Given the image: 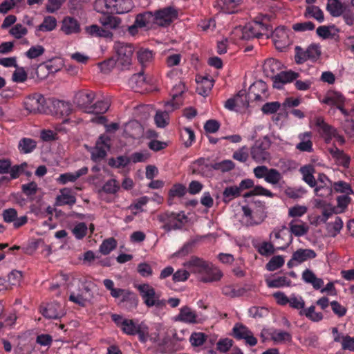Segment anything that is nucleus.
I'll return each instance as SVG.
<instances>
[{
    "mask_svg": "<svg viewBox=\"0 0 354 354\" xmlns=\"http://www.w3.org/2000/svg\"><path fill=\"white\" fill-rule=\"evenodd\" d=\"M132 87L133 88H138L142 87L146 82V79L144 76V73L142 71L139 72L138 73L133 74L129 80Z\"/></svg>",
    "mask_w": 354,
    "mask_h": 354,
    "instance_id": "nucleus-58",
    "label": "nucleus"
},
{
    "mask_svg": "<svg viewBox=\"0 0 354 354\" xmlns=\"http://www.w3.org/2000/svg\"><path fill=\"white\" fill-rule=\"evenodd\" d=\"M257 28L253 22L247 24L241 29V39L248 41L254 38H259L261 32H257Z\"/></svg>",
    "mask_w": 354,
    "mask_h": 354,
    "instance_id": "nucleus-26",
    "label": "nucleus"
},
{
    "mask_svg": "<svg viewBox=\"0 0 354 354\" xmlns=\"http://www.w3.org/2000/svg\"><path fill=\"white\" fill-rule=\"evenodd\" d=\"M333 340L341 344L343 350L353 351L354 350V337L347 335H342L337 333V330L333 328Z\"/></svg>",
    "mask_w": 354,
    "mask_h": 354,
    "instance_id": "nucleus-21",
    "label": "nucleus"
},
{
    "mask_svg": "<svg viewBox=\"0 0 354 354\" xmlns=\"http://www.w3.org/2000/svg\"><path fill=\"white\" fill-rule=\"evenodd\" d=\"M284 259L281 255L274 256L266 265V268L268 271H274L283 266L284 264Z\"/></svg>",
    "mask_w": 354,
    "mask_h": 354,
    "instance_id": "nucleus-51",
    "label": "nucleus"
},
{
    "mask_svg": "<svg viewBox=\"0 0 354 354\" xmlns=\"http://www.w3.org/2000/svg\"><path fill=\"white\" fill-rule=\"evenodd\" d=\"M120 303L123 304L124 308L127 310H132L136 308L138 304V298L134 292L127 290L123 295Z\"/></svg>",
    "mask_w": 354,
    "mask_h": 354,
    "instance_id": "nucleus-29",
    "label": "nucleus"
},
{
    "mask_svg": "<svg viewBox=\"0 0 354 354\" xmlns=\"http://www.w3.org/2000/svg\"><path fill=\"white\" fill-rule=\"evenodd\" d=\"M281 63L275 59L270 58L266 60L263 64V70L268 74L271 73L273 76L274 73L279 68Z\"/></svg>",
    "mask_w": 354,
    "mask_h": 354,
    "instance_id": "nucleus-53",
    "label": "nucleus"
},
{
    "mask_svg": "<svg viewBox=\"0 0 354 354\" xmlns=\"http://www.w3.org/2000/svg\"><path fill=\"white\" fill-rule=\"evenodd\" d=\"M315 309V307L311 306L306 310H301L299 314L301 315H305L313 322H319L323 319V314L322 313H316Z\"/></svg>",
    "mask_w": 354,
    "mask_h": 354,
    "instance_id": "nucleus-50",
    "label": "nucleus"
},
{
    "mask_svg": "<svg viewBox=\"0 0 354 354\" xmlns=\"http://www.w3.org/2000/svg\"><path fill=\"white\" fill-rule=\"evenodd\" d=\"M186 91V87L184 83L180 82L176 84L171 90V95L172 99L165 103V106H171L169 111H173L175 109H179L183 102L178 100V97Z\"/></svg>",
    "mask_w": 354,
    "mask_h": 354,
    "instance_id": "nucleus-12",
    "label": "nucleus"
},
{
    "mask_svg": "<svg viewBox=\"0 0 354 354\" xmlns=\"http://www.w3.org/2000/svg\"><path fill=\"white\" fill-rule=\"evenodd\" d=\"M133 8V3L132 0H115V3L113 5V8L117 14L127 13Z\"/></svg>",
    "mask_w": 354,
    "mask_h": 354,
    "instance_id": "nucleus-37",
    "label": "nucleus"
},
{
    "mask_svg": "<svg viewBox=\"0 0 354 354\" xmlns=\"http://www.w3.org/2000/svg\"><path fill=\"white\" fill-rule=\"evenodd\" d=\"M196 318L197 315L195 312L192 311L189 306H185L180 308L179 314L176 317V321L196 324L198 322Z\"/></svg>",
    "mask_w": 354,
    "mask_h": 354,
    "instance_id": "nucleus-24",
    "label": "nucleus"
},
{
    "mask_svg": "<svg viewBox=\"0 0 354 354\" xmlns=\"http://www.w3.org/2000/svg\"><path fill=\"white\" fill-rule=\"evenodd\" d=\"M37 147L35 140L31 138H24L19 142V150L22 153H31Z\"/></svg>",
    "mask_w": 354,
    "mask_h": 354,
    "instance_id": "nucleus-40",
    "label": "nucleus"
},
{
    "mask_svg": "<svg viewBox=\"0 0 354 354\" xmlns=\"http://www.w3.org/2000/svg\"><path fill=\"white\" fill-rule=\"evenodd\" d=\"M241 0H217L216 6L221 10L228 14L235 12L236 6L239 4Z\"/></svg>",
    "mask_w": 354,
    "mask_h": 354,
    "instance_id": "nucleus-36",
    "label": "nucleus"
},
{
    "mask_svg": "<svg viewBox=\"0 0 354 354\" xmlns=\"http://www.w3.org/2000/svg\"><path fill=\"white\" fill-rule=\"evenodd\" d=\"M348 11V5L339 0H333V17L343 15Z\"/></svg>",
    "mask_w": 354,
    "mask_h": 354,
    "instance_id": "nucleus-62",
    "label": "nucleus"
},
{
    "mask_svg": "<svg viewBox=\"0 0 354 354\" xmlns=\"http://www.w3.org/2000/svg\"><path fill=\"white\" fill-rule=\"evenodd\" d=\"M250 331L244 325L236 324L233 328V335L237 339H243L249 334Z\"/></svg>",
    "mask_w": 354,
    "mask_h": 354,
    "instance_id": "nucleus-59",
    "label": "nucleus"
},
{
    "mask_svg": "<svg viewBox=\"0 0 354 354\" xmlns=\"http://www.w3.org/2000/svg\"><path fill=\"white\" fill-rule=\"evenodd\" d=\"M294 222L295 221H292L289 223L290 231L292 234L295 236H301L307 234L309 227L306 224H295Z\"/></svg>",
    "mask_w": 354,
    "mask_h": 354,
    "instance_id": "nucleus-45",
    "label": "nucleus"
},
{
    "mask_svg": "<svg viewBox=\"0 0 354 354\" xmlns=\"http://www.w3.org/2000/svg\"><path fill=\"white\" fill-rule=\"evenodd\" d=\"M243 215L253 221L257 218L256 224L260 223L267 216L266 212L265 203L259 200H252L250 202V205H243L241 207Z\"/></svg>",
    "mask_w": 354,
    "mask_h": 354,
    "instance_id": "nucleus-4",
    "label": "nucleus"
},
{
    "mask_svg": "<svg viewBox=\"0 0 354 354\" xmlns=\"http://www.w3.org/2000/svg\"><path fill=\"white\" fill-rule=\"evenodd\" d=\"M306 53L309 60L316 61L321 55L320 47L317 44H312L306 49Z\"/></svg>",
    "mask_w": 354,
    "mask_h": 354,
    "instance_id": "nucleus-57",
    "label": "nucleus"
},
{
    "mask_svg": "<svg viewBox=\"0 0 354 354\" xmlns=\"http://www.w3.org/2000/svg\"><path fill=\"white\" fill-rule=\"evenodd\" d=\"M281 174L276 169H268L265 180L272 185H277L282 179Z\"/></svg>",
    "mask_w": 354,
    "mask_h": 354,
    "instance_id": "nucleus-52",
    "label": "nucleus"
},
{
    "mask_svg": "<svg viewBox=\"0 0 354 354\" xmlns=\"http://www.w3.org/2000/svg\"><path fill=\"white\" fill-rule=\"evenodd\" d=\"M213 164H209L203 166V167H198L193 169L192 174H200L204 177L211 178L213 176Z\"/></svg>",
    "mask_w": 354,
    "mask_h": 354,
    "instance_id": "nucleus-61",
    "label": "nucleus"
},
{
    "mask_svg": "<svg viewBox=\"0 0 354 354\" xmlns=\"http://www.w3.org/2000/svg\"><path fill=\"white\" fill-rule=\"evenodd\" d=\"M300 171L303 175L304 180L311 187H314L316 184V180L313 176L315 168L311 165H305L300 169Z\"/></svg>",
    "mask_w": 354,
    "mask_h": 354,
    "instance_id": "nucleus-34",
    "label": "nucleus"
},
{
    "mask_svg": "<svg viewBox=\"0 0 354 354\" xmlns=\"http://www.w3.org/2000/svg\"><path fill=\"white\" fill-rule=\"evenodd\" d=\"M144 304L149 308L155 306L158 309L166 307V300L160 299L155 289L148 283L139 284L137 286Z\"/></svg>",
    "mask_w": 354,
    "mask_h": 354,
    "instance_id": "nucleus-1",
    "label": "nucleus"
},
{
    "mask_svg": "<svg viewBox=\"0 0 354 354\" xmlns=\"http://www.w3.org/2000/svg\"><path fill=\"white\" fill-rule=\"evenodd\" d=\"M156 24L159 26H168L178 18V10L168 6L154 12Z\"/></svg>",
    "mask_w": 354,
    "mask_h": 354,
    "instance_id": "nucleus-7",
    "label": "nucleus"
},
{
    "mask_svg": "<svg viewBox=\"0 0 354 354\" xmlns=\"http://www.w3.org/2000/svg\"><path fill=\"white\" fill-rule=\"evenodd\" d=\"M317 205L320 207H324L322 210V215L319 216V220L322 222H326L332 215V207L328 204V207H325L326 205V201L324 200H319L317 202Z\"/></svg>",
    "mask_w": 354,
    "mask_h": 354,
    "instance_id": "nucleus-60",
    "label": "nucleus"
},
{
    "mask_svg": "<svg viewBox=\"0 0 354 354\" xmlns=\"http://www.w3.org/2000/svg\"><path fill=\"white\" fill-rule=\"evenodd\" d=\"M209 265L207 261L196 256L191 257L189 260L184 263V266L188 268L190 272L200 274H203L204 272L207 270Z\"/></svg>",
    "mask_w": 354,
    "mask_h": 354,
    "instance_id": "nucleus-13",
    "label": "nucleus"
},
{
    "mask_svg": "<svg viewBox=\"0 0 354 354\" xmlns=\"http://www.w3.org/2000/svg\"><path fill=\"white\" fill-rule=\"evenodd\" d=\"M57 20L53 16H47L44 18L43 22L37 26L38 31H51L56 28Z\"/></svg>",
    "mask_w": 354,
    "mask_h": 354,
    "instance_id": "nucleus-43",
    "label": "nucleus"
},
{
    "mask_svg": "<svg viewBox=\"0 0 354 354\" xmlns=\"http://www.w3.org/2000/svg\"><path fill=\"white\" fill-rule=\"evenodd\" d=\"M45 98L41 95H35L24 101L25 109L32 113H41L45 111Z\"/></svg>",
    "mask_w": 354,
    "mask_h": 354,
    "instance_id": "nucleus-11",
    "label": "nucleus"
},
{
    "mask_svg": "<svg viewBox=\"0 0 354 354\" xmlns=\"http://www.w3.org/2000/svg\"><path fill=\"white\" fill-rule=\"evenodd\" d=\"M122 330L129 335H138L141 342H146L149 337V328L144 324H136L133 319H124L121 322Z\"/></svg>",
    "mask_w": 354,
    "mask_h": 354,
    "instance_id": "nucleus-3",
    "label": "nucleus"
},
{
    "mask_svg": "<svg viewBox=\"0 0 354 354\" xmlns=\"http://www.w3.org/2000/svg\"><path fill=\"white\" fill-rule=\"evenodd\" d=\"M199 84L200 86L196 88L198 93L203 96H207L214 86V80L207 77L203 83Z\"/></svg>",
    "mask_w": 354,
    "mask_h": 354,
    "instance_id": "nucleus-55",
    "label": "nucleus"
},
{
    "mask_svg": "<svg viewBox=\"0 0 354 354\" xmlns=\"http://www.w3.org/2000/svg\"><path fill=\"white\" fill-rule=\"evenodd\" d=\"M270 37L275 48L280 51H283L290 44L288 32L284 27L276 28Z\"/></svg>",
    "mask_w": 354,
    "mask_h": 354,
    "instance_id": "nucleus-10",
    "label": "nucleus"
},
{
    "mask_svg": "<svg viewBox=\"0 0 354 354\" xmlns=\"http://www.w3.org/2000/svg\"><path fill=\"white\" fill-rule=\"evenodd\" d=\"M270 147V141L267 137H264L263 140H257L250 151L252 159L257 162H261L269 159L268 149Z\"/></svg>",
    "mask_w": 354,
    "mask_h": 354,
    "instance_id": "nucleus-6",
    "label": "nucleus"
},
{
    "mask_svg": "<svg viewBox=\"0 0 354 354\" xmlns=\"http://www.w3.org/2000/svg\"><path fill=\"white\" fill-rule=\"evenodd\" d=\"M42 315L47 319H58L61 317V306L57 302L47 304L46 306L41 307Z\"/></svg>",
    "mask_w": 354,
    "mask_h": 354,
    "instance_id": "nucleus-20",
    "label": "nucleus"
},
{
    "mask_svg": "<svg viewBox=\"0 0 354 354\" xmlns=\"http://www.w3.org/2000/svg\"><path fill=\"white\" fill-rule=\"evenodd\" d=\"M60 194L57 196L55 198V205L57 206L62 205H73L76 203V198L71 194L70 188L64 187L59 190Z\"/></svg>",
    "mask_w": 354,
    "mask_h": 354,
    "instance_id": "nucleus-18",
    "label": "nucleus"
},
{
    "mask_svg": "<svg viewBox=\"0 0 354 354\" xmlns=\"http://www.w3.org/2000/svg\"><path fill=\"white\" fill-rule=\"evenodd\" d=\"M333 189L336 192L340 193L342 194H353V189L351 185L342 180L333 183Z\"/></svg>",
    "mask_w": 354,
    "mask_h": 354,
    "instance_id": "nucleus-56",
    "label": "nucleus"
},
{
    "mask_svg": "<svg viewBox=\"0 0 354 354\" xmlns=\"http://www.w3.org/2000/svg\"><path fill=\"white\" fill-rule=\"evenodd\" d=\"M117 246V241L114 238H109L103 241L100 246V252L104 254H109Z\"/></svg>",
    "mask_w": 354,
    "mask_h": 354,
    "instance_id": "nucleus-49",
    "label": "nucleus"
},
{
    "mask_svg": "<svg viewBox=\"0 0 354 354\" xmlns=\"http://www.w3.org/2000/svg\"><path fill=\"white\" fill-rule=\"evenodd\" d=\"M317 257L315 250L312 249L299 248L293 252V259L297 263H302L304 261L311 260Z\"/></svg>",
    "mask_w": 354,
    "mask_h": 354,
    "instance_id": "nucleus-25",
    "label": "nucleus"
},
{
    "mask_svg": "<svg viewBox=\"0 0 354 354\" xmlns=\"http://www.w3.org/2000/svg\"><path fill=\"white\" fill-rule=\"evenodd\" d=\"M154 12L145 11L138 14L136 16V24L140 26V28H147V30L154 28L156 24Z\"/></svg>",
    "mask_w": 354,
    "mask_h": 354,
    "instance_id": "nucleus-16",
    "label": "nucleus"
},
{
    "mask_svg": "<svg viewBox=\"0 0 354 354\" xmlns=\"http://www.w3.org/2000/svg\"><path fill=\"white\" fill-rule=\"evenodd\" d=\"M213 167L214 170H219L225 173L233 170L235 168V164L230 160H224L213 164Z\"/></svg>",
    "mask_w": 354,
    "mask_h": 354,
    "instance_id": "nucleus-54",
    "label": "nucleus"
},
{
    "mask_svg": "<svg viewBox=\"0 0 354 354\" xmlns=\"http://www.w3.org/2000/svg\"><path fill=\"white\" fill-rule=\"evenodd\" d=\"M302 279L307 283H310L315 290H319L324 285V281L317 278L315 274L310 269H306L302 273Z\"/></svg>",
    "mask_w": 354,
    "mask_h": 354,
    "instance_id": "nucleus-27",
    "label": "nucleus"
},
{
    "mask_svg": "<svg viewBox=\"0 0 354 354\" xmlns=\"http://www.w3.org/2000/svg\"><path fill=\"white\" fill-rule=\"evenodd\" d=\"M88 169L87 167H83L74 173H64L61 174L57 179V181L62 185H65L68 182H75L81 176L86 175L88 173Z\"/></svg>",
    "mask_w": 354,
    "mask_h": 354,
    "instance_id": "nucleus-22",
    "label": "nucleus"
},
{
    "mask_svg": "<svg viewBox=\"0 0 354 354\" xmlns=\"http://www.w3.org/2000/svg\"><path fill=\"white\" fill-rule=\"evenodd\" d=\"M124 132L129 137L136 139L142 136V127L138 121H131L126 124Z\"/></svg>",
    "mask_w": 354,
    "mask_h": 354,
    "instance_id": "nucleus-31",
    "label": "nucleus"
},
{
    "mask_svg": "<svg viewBox=\"0 0 354 354\" xmlns=\"http://www.w3.org/2000/svg\"><path fill=\"white\" fill-rule=\"evenodd\" d=\"M160 222L164 223L163 229L167 232L171 230H180L183 227V220H187V216L183 212L175 213L166 212L158 216Z\"/></svg>",
    "mask_w": 354,
    "mask_h": 354,
    "instance_id": "nucleus-2",
    "label": "nucleus"
},
{
    "mask_svg": "<svg viewBox=\"0 0 354 354\" xmlns=\"http://www.w3.org/2000/svg\"><path fill=\"white\" fill-rule=\"evenodd\" d=\"M304 17L306 18H314L319 22H322L324 19L322 10L315 6H307L304 12Z\"/></svg>",
    "mask_w": 354,
    "mask_h": 354,
    "instance_id": "nucleus-39",
    "label": "nucleus"
},
{
    "mask_svg": "<svg viewBox=\"0 0 354 354\" xmlns=\"http://www.w3.org/2000/svg\"><path fill=\"white\" fill-rule=\"evenodd\" d=\"M350 157L343 151L333 148V161H335L337 165L348 168L350 165Z\"/></svg>",
    "mask_w": 354,
    "mask_h": 354,
    "instance_id": "nucleus-33",
    "label": "nucleus"
},
{
    "mask_svg": "<svg viewBox=\"0 0 354 354\" xmlns=\"http://www.w3.org/2000/svg\"><path fill=\"white\" fill-rule=\"evenodd\" d=\"M253 196H266L270 198L274 197V194L270 190L264 188L261 185L253 187L252 189L243 194L245 198H250Z\"/></svg>",
    "mask_w": 354,
    "mask_h": 354,
    "instance_id": "nucleus-41",
    "label": "nucleus"
},
{
    "mask_svg": "<svg viewBox=\"0 0 354 354\" xmlns=\"http://www.w3.org/2000/svg\"><path fill=\"white\" fill-rule=\"evenodd\" d=\"M351 194H341L336 197L337 205L333 206V214H341L345 212L351 201V198L349 196Z\"/></svg>",
    "mask_w": 354,
    "mask_h": 354,
    "instance_id": "nucleus-32",
    "label": "nucleus"
},
{
    "mask_svg": "<svg viewBox=\"0 0 354 354\" xmlns=\"http://www.w3.org/2000/svg\"><path fill=\"white\" fill-rule=\"evenodd\" d=\"M299 75L298 73L292 71L280 72L272 77L273 80V87L280 89L284 84L296 80Z\"/></svg>",
    "mask_w": 354,
    "mask_h": 354,
    "instance_id": "nucleus-14",
    "label": "nucleus"
},
{
    "mask_svg": "<svg viewBox=\"0 0 354 354\" xmlns=\"http://www.w3.org/2000/svg\"><path fill=\"white\" fill-rule=\"evenodd\" d=\"M241 195L237 186H229L225 188L223 192V201L224 203L227 204L234 198H237Z\"/></svg>",
    "mask_w": 354,
    "mask_h": 354,
    "instance_id": "nucleus-38",
    "label": "nucleus"
},
{
    "mask_svg": "<svg viewBox=\"0 0 354 354\" xmlns=\"http://www.w3.org/2000/svg\"><path fill=\"white\" fill-rule=\"evenodd\" d=\"M317 131L319 135L325 140L326 142H330L331 140V127L325 122L324 120L322 117H317L315 118V122Z\"/></svg>",
    "mask_w": 354,
    "mask_h": 354,
    "instance_id": "nucleus-23",
    "label": "nucleus"
},
{
    "mask_svg": "<svg viewBox=\"0 0 354 354\" xmlns=\"http://www.w3.org/2000/svg\"><path fill=\"white\" fill-rule=\"evenodd\" d=\"M95 93L90 90H80L73 97V103L77 107L84 109L86 112L92 108L93 102L95 98Z\"/></svg>",
    "mask_w": 354,
    "mask_h": 354,
    "instance_id": "nucleus-8",
    "label": "nucleus"
},
{
    "mask_svg": "<svg viewBox=\"0 0 354 354\" xmlns=\"http://www.w3.org/2000/svg\"><path fill=\"white\" fill-rule=\"evenodd\" d=\"M120 189V185L115 179H110L105 183L102 187L98 190V193L102 192L108 194H114Z\"/></svg>",
    "mask_w": 354,
    "mask_h": 354,
    "instance_id": "nucleus-44",
    "label": "nucleus"
},
{
    "mask_svg": "<svg viewBox=\"0 0 354 354\" xmlns=\"http://www.w3.org/2000/svg\"><path fill=\"white\" fill-rule=\"evenodd\" d=\"M180 138L186 147H190L195 139L194 131L189 127H184L181 130Z\"/></svg>",
    "mask_w": 354,
    "mask_h": 354,
    "instance_id": "nucleus-42",
    "label": "nucleus"
},
{
    "mask_svg": "<svg viewBox=\"0 0 354 354\" xmlns=\"http://www.w3.org/2000/svg\"><path fill=\"white\" fill-rule=\"evenodd\" d=\"M61 30L67 35L80 33L81 32L80 24L74 17L66 16L62 21Z\"/></svg>",
    "mask_w": 354,
    "mask_h": 354,
    "instance_id": "nucleus-15",
    "label": "nucleus"
},
{
    "mask_svg": "<svg viewBox=\"0 0 354 354\" xmlns=\"http://www.w3.org/2000/svg\"><path fill=\"white\" fill-rule=\"evenodd\" d=\"M111 138L109 136L101 135L95 143L93 151L91 152V159L96 162L104 159L107 154V151L110 149Z\"/></svg>",
    "mask_w": 354,
    "mask_h": 354,
    "instance_id": "nucleus-9",
    "label": "nucleus"
},
{
    "mask_svg": "<svg viewBox=\"0 0 354 354\" xmlns=\"http://www.w3.org/2000/svg\"><path fill=\"white\" fill-rule=\"evenodd\" d=\"M168 110L171 109V106H167ZM169 111H158L156 112L154 120L156 124L157 127L163 128L165 127L168 124L169 120Z\"/></svg>",
    "mask_w": 354,
    "mask_h": 354,
    "instance_id": "nucleus-47",
    "label": "nucleus"
},
{
    "mask_svg": "<svg viewBox=\"0 0 354 354\" xmlns=\"http://www.w3.org/2000/svg\"><path fill=\"white\" fill-rule=\"evenodd\" d=\"M54 107L56 109V113L60 114L62 116H67L71 112V105L68 102L58 100L54 103Z\"/></svg>",
    "mask_w": 354,
    "mask_h": 354,
    "instance_id": "nucleus-48",
    "label": "nucleus"
},
{
    "mask_svg": "<svg viewBox=\"0 0 354 354\" xmlns=\"http://www.w3.org/2000/svg\"><path fill=\"white\" fill-rule=\"evenodd\" d=\"M169 194L170 197L181 198L186 194V187L183 184L176 183L170 189Z\"/></svg>",
    "mask_w": 354,
    "mask_h": 354,
    "instance_id": "nucleus-63",
    "label": "nucleus"
},
{
    "mask_svg": "<svg viewBox=\"0 0 354 354\" xmlns=\"http://www.w3.org/2000/svg\"><path fill=\"white\" fill-rule=\"evenodd\" d=\"M113 48L117 55L118 65L121 69L128 67L131 64V58L134 48L131 44L115 41Z\"/></svg>",
    "mask_w": 354,
    "mask_h": 354,
    "instance_id": "nucleus-5",
    "label": "nucleus"
},
{
    "mask_svg": "<svg viewBox=\"0 0 354 354\" xmlns=\"http://www.w3.org/2000/svg\"><path fill=\"white\" fill-rule=\"evenodd\" d=\"M270 18L268 15H263L261 19L257 18L253 21L254 26L258 27L257 32H261V37L266 35L267 38H269L274 32L272 26L269 24Z\"/></svg>",
    "mask_w": 354,
    "mask_h": 354,
    "instance_id": "nucleus-19",
    "label": "nucleus"
},
{
    "mask_svg": "<svg viewBox=\"0 0 354 354\" xmlns=\"http://www.w3.org/2000/svg\"><path fill=\"white\" fill-rule=\"evenodd\" d=\"M266 281L269 288L290 286L291 284V281L286 277H278L273 279H266Z\"/></svg>",
    "mask_w": 354,
    "mask_h": 354,
    "instance_id": "nucleus-46",
    "label": "nucleus"
},
{
    "mask_svg": "<svg viewBox=\"0 0 354 354\" xmlns=\"http://www.w3.org/2000/svg\"><path fill=\"white\" fill-rule=\"evenodd\" d=\"M203 274V276L201 277L200 281L204 283L217 281L223 276L220 270L212 269L209 265L208 266L207 270L204 272Z\"/></svg>",
    "mask_w": 354,
    "mask_h": 354,
    "instance_id": "nucleus-35",
    "label": "nucleus"
},
{
    "mask_svg": "<svg viewBox=\"0 0 354 354\" xmlns=\"http://www.w3.org/2000/svg\"><path fill=\"white\" fill-rule=\"evenodd\" d=\"M267 89L268 86L266 82L261 80H257L250 86L248 97L249 99L254 97L255 101H263L261 94L265 93Z\"/></svg>",
    "mask_w": 354,
    "mask_h": 354,
    "instance_id": "nucleus-17",
    "label": "nucleus"
},
{
    "mask_svg": "<svg viewBox=\"0 0 354 354\" xmlns=\"http://www.w3.org/2000/svg\"><path fill=\"white\" fill-rule=\"evenodd\" d=\"M248 290L245 287L236 288L234 285H225L222 288V293L230 298L243 296Z\"/></svg>",
    "mask_w": 354,
    "mask_h": 354,
    "instance_id": "nucleus-30",
    "label": "nucleus"
},
{
    "mask_svg": "<svg viewBox=\"0 0 354 354\" xmlns=\"http://www.w3.org/2000/svg\"><path fill=\"white\" fill-rule=\"evenodd\" d=\"M103 16L100 17V22L106 28L115 29L119 26L121 23V19L118 17H114L108 12L104 11H98Z\"/></svg>",
    "mask_w": 354,
    "mask_h": 354,
    "instance_id": "nucleus-28",
    "label": "nucleus"
},
{
    "mask_svg": "<svg viewBox=\"0 0 354 354\" xmlns=\"http://www.w3.org/2000/svg\"><path fill=\"white\" fill-rule=\"evenodd\" d=\"M249 157L248 149L246 146H243L237 151H234L232 158L241 162H245Z\"/></svg>",
    "mask_w": 354,
    "mask_h": 354,
    "instance_id": "nucleus-64",
    "label": "nucleus"
}]
</instances>
